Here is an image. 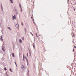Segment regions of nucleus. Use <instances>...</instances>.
Instances as JSON below:
<instances>
[{
  "label": "nucleus",
  "mask_w": 76,
  "mask_h": 76,
  "mask_svg": "<svg viewBox=\"0 0 76 76\" xmlns=\"http://www.w3.org/2000/svg\"><path fill=\"white\" fill-rule=\"evenodd\" d=\"M27 57H28V53H27Z\"/></svg>",
  "instance_id": "24"
},
{
  "label": "nucleus",
  "mask_w": 76,
  "mask_h": 76,
  "mask_svg": "<svg viewBox=\"0 0 76 76\" xmlns=\"http://www.w3.org/2000/svg\"><path fill=\"white\" fill-rule=\"evenodd\" d=\"M7 76H8V75H7Z\"/></svg>",
  "instance_id": "42"
},
{
  "label": "nucleus",
  "mask_w": 76,
  "mask_h": 76,
  "mask_svg": "<svg viewBox=\"0 0 76 76\" xmlns=\"http://www.w3.org/2000/svg\"><path fill=\"white\" fill-rule=\"evenodd\" d=\"M24 29H25V31L26 32V29L25 28Z\"/></svg>",
  "instance_id": "11"
},
{
  "label": "nucleus",
  "mask_w": 76,
  "mask_h": 76,
  "mask_svg": "<svg viewBox=\"0 0 76 76\" xmlns=\"http://www.w3.org/2000/svg\"><path fill=\"white\" fill-rule=\"evenodd\" d=\"M12 55L13 57H15V54L14 53H12Z\"/></svg>",
  "instance_id": "8"
},
{
  "label": "nucleus",
  "mask_w": 76,
  "mask_h": 76,
  "mask_svg": "<svg viewBox=\"0 0 76 76\" xmlns=\"http://www.w3.org/2000/svg\"><path fill=\"white\" fill-rule=\"evenodd\" d=\"M21 25H23V22H22Z\"/></svg>",
  "instance_id": "20"
},
{
  "label": "nucleus",
  "mask_w": 76,
  "mask_h": 76,
  "mask_svg": "<svg viewBox=\"0 0 76 76\" xmlns=\"http://www.w3.org/2000/svg\"><path fill=\"white\" fill-rule=\"evenodd\" d=\"M8 28H9V29H10V30H11V29L10 28V27H8Z\"/></svg>",
  "instance_id": "21"
},
{
  "label": "nucleus",
  "mask_w": 76,
  "mask_h": 76,
  "mask_svg": "<svg viewBox=\"0 0 76 76\" xmlns=\"http://www.w3.org/2000/svg\"><path fill=\"white\" fill-rule=\"evenodd\" d=\"M28 72H29V69H28Z\"/></svg>",
  "instance_id": "34"
},
{
  "label": "nucleus",
  "mask_w": 76,
  "mask_h": 76,
  "mask_svg": "<svg viewBox=\"0 0 76 76\" xmlns=\"http://www.w3.org/2000/svg\"><path fill=\"white\" fill-rule=\"evenodd\" d=\"M11 3H13V0H10Z\"/></svg>",
  "instance_id": "12"
},
{
  "label": "nucleus",
  "mask_w": 76,
  "mask_h": 76,
  "mask_svg": "<svg viewBox=\"0 0 76 76\" xmlns=\"http://www.w3.org/2000/svg\"><path fill=\"white\" fill-rule=\"evenodd\" d=\"M33 23H35V21H33Z\"/></svg>",
  "instance_id": "28"
},
{
  "label": "nucleus",
  "mask_w": 76,
  "mask_h": 76,
  "mask_svg": "<svg viewBox=\"0 0 76 76\" xmlns=\"http://www.w3.org/2000/svg\"><path fill=\"white\" fill-rule=\"evenodd\" d=\"M23 60H25V58H23Z\"/></svg>",
  "instance_id": "26"
},
{
  "label": "nucleus",
  "mask_w": 76,
  "mask_h": 76,
  "mask_svg": "<svg viewBox=\"0 0 76 76\" xmlns=\"http://www.w3.org/2000/svg\"><path fill=\"white\" fill-rule=\"evenodd\" d=\"M1 10H2V11L3 10V6H2V5H1Z\"/></svg>",
  "instance_id": "4"
},
{
  "label": "nucleus",
  "mask_w": 76,
  "mask_h": 76,
  "mask_svg": "<svg viewBox=\"0 0 76 76\" xmlns=\"http://www.w3.org/2000/svg\"><path fill=\"white\" fill-rule=\"evenodd\" d=\"M68 2H69V0H68Z\"/></svg>",
  "instance_id": "38"
},
{
  "label": "nucleus",
  "mask_w": 76,
  "mask_h": 76,
  "mask_svg": "<svg viewBox=\"0 0 76 76\" xmlns=\"http://www.w3.org/2000/svg\"><path fill=\"white\" fill-rule=\"evenodd\" d=\"M15 26L17 28H18V29H19V24H17L15 25Z\"/></svg>",
  "instance_id": "1"
},
{
  "label": "nucleus",
  "mask_w": 76,
  "mask_h": 76,
  "mask_svg": "<svg viewBox=\"0 0 76 76\" xmlns=\"http://www.w3.org/2000/svg\"><path fill=\"white\" fill-rule=\"evenodd\" d=\"M30 33L32 35V36H34V35L31 33V32H30Z\"/></svg>",
  "instance_id": "15"
},
{
  "label": "nucleus",
  "mask_w": 76,
  "mask_h": 76,
  "mask_svg": "<svg viewBox=\"0 0 76 76\" xmlns=\"http://www.w3.org/2000/svg\"><path fill=\"white\" fill-rule=\"evenodd\" d=\"M15 11H16V12H17L16 14L17 15L18 14V11H17V10H16Z\"/></svg>",
  "instance_id": "18"
},
{
  "label": "nucleus",
  "mask_w": 76,
  "mask_h": 76,
  "mask_svg": "<svg viewBox=\"0 0 76 76\" xmlns=\"http://www.w3.org/2000/svg\"><path fill=\"white\" fill-rule=\"evenodd\" d=\"M4 69L5 70H7V69H6V67H5L4 68Z\"/></svg>",
  "instance_id": "17"
},
{
  "label": "nucleus",
  "mask_w": 76,
  "mask_h": 76,
  "mask_svg": "<svg viewBox=\"0 0 76 76\" xmlns=\"http://www.w3.org/2000/svg\"><path fill=\"white\" fill-rule=\"evenodd\" d=\"M21 69H23L24 68V66H23V65H22V66H21Z\"/></svg>",
  "instance_id": "9"
},
{
  "label": "nucleus",
  "mask_w": 76,
  "mask_h": 76,
  "mask_svg": "<svg viewBox=\"0 0 76 76\" xmlns=\"http://www.w3.org/2000/svg\"><path fill=\"white\" fill-rule=\"evenodd\" d=\"M36 35H37V33H36Z\"/></svg>",
  "instance_id": "37"
},
{
  "label": "nucleus",
  "mask_w": 76,
  "mask_h": 76,
  "mask_svg": "<svg viewBox=\"0 0 76 76\" xmlns=\"http://www.w3.org/2000/svg\"><path fill=\"white\" fill-rule=\"evenodd\" d=\"M3 37V35H2L0 37V39L1 41H3V39H2Z\"/></svg>",
  "instance_id": "2"
},
{
  "label": "nucleus",
  "mask_w": 76,
  "mask_h": 76,
  "mask_svg": "<svg viewBox=\"0 0 76 76\" xmlns=\"http://www.w3.org/2000/svg\"><path fill=\"white\" fill-rule=\"evenodd\" d=\"M74 48H76V46H74Z\"/></svg>",
  "instance_id": "23"
},
{
  "label": "nucleus",
  "mask_w": 76,
  "mask_h": 76,
  "mask_svg": "<svg viewBox=\"0 0 76 76\" xmlns=\"http://www.w3.org/2000/svg\"><path fill=\"white\" fill-rule=\"evenodd\" d=\"M31 19H32V17H31Z\"/></svg>",
  "instance_id": "32"
},
{
  "label": "nucleus",
  "mask_w": 76,
  "mask_h": 76,
  "mask_svg": "<svg viewBox=\"0 0 76 76\" xmlns=\"http://www.w3.org/2000/svg\"><path fill=\"white\" fill-rule=\"evenodd\" d=\"M19 41L20 42V44H21V43H22V39H19Z\"/></svg>",
  "instance_id": "7"
},
{
  "label": "nucleus",
  "mask_w": 76,
  "mask_h": 76,
  "mask_svg": "<svg viewBox=\"0 0 76 76\" xmlns=\"http://www.w3.org/2000/svg\"><path fill=\"white\" fill-rule=\"evenodd\" d=\"M12 18H13V20H14L15 19H16V15H14V16H12Z\"/></svg>",
  "instance_id": "3"
},
{
  "label": "nucleus",
  "mask_w": 76,
  "mask_h": 76,
  "mask_svg": "<svg viewBox=\"0 0 76 76\" xmlns=\"http://www.w3.org/2000/svg\"><path fill=\"white\" fill-rule=\"evenodd\" d=\"M2 50L3 51H5V47L4 46H2Z\"/></svg>",
  "instance_id": "5"
},
{
  "label": "nucleus",
  "mask_w": 76,
  "mask_h": 76,
  "mask_svg": "<svg viewBox=\"0 0 76 76\" xmlns=\"http://www.w3.org/2000/svg\"><path fill=\"white\" fill-rule=\"evenodd\" d=\"M36 35L37 36V34H36Z\"/></svg>",
  "instance_id": "40"
},
{
  "label": "nucleus",
  "mask_w": 76,
  "mask_h": 76,
  "mask_svg": "<svg viewBox=\"0 0 76 76\" xmlns=\"http://www.w3.org/2000/svg\"><path fill=\"white\" fill-rule=\"evenodd\" d=\"M37 37H38V36H37Z\"/></svg>",
  "instance_id": "41"
},
{
  "label": "nucleus",
  "mask_w": 76,
  "mask_h": 76,
  "mask_svg": "<svg viewBox=\"0 0 76 76\" xmlns=\"http://www.w3.org/2000/svg\"><path fill=\"white\" fill-rule=\"evenodd\" d=\"M15 65L16 66V67L17 66V64H16Z\"/></svg>",
  "instance_id": "27"
},
{
  "label": "nucleus",
  "mask_w": 76,
  "mask_h": 76,
  "mask_svg": "<svg viewBox=\"0 0 76 76\" xmlns=\"http://www.w3.org/2000/svg\"><path fill=\"white\" fill-rule=\"evenodd\" d=\"M73 37H75V34H74V33H73Z\"/></svg>",
  "instance_id": "29"
},
{
  "label": "nucleus",
  "mask_w": 76,
  "mask_h": 76,
  "mask_svg": "<svg viewBox=\"0 0 76 76\" xmlns=\"http://www.w3.org/2000/svg\"><path fill=\"white\" fill-rule=\"evenodd\" d=\"M74 10L75 11V8H74Z\"/></svg>",
  "instance_id": "35"
},
{
  "label": "nucleus",
  "mask_w": 76,
  "mask_h": 76,
  "mask_svg": "<svg viewBox=\"0 0 76 76\" xmlns=\"http://www.w3.org/2000/svg\"><path fill=\"white\" fill-rule=\"evenodd\" d=\"M19 7H20V8H21V5H20V4H19Z\"/></svg>",
  "instance_id": "14"
},
{
  "label": "nucleus",
  "mask_w": 76,
  "mask_h": 76,
  "mask_svg": "<svg viewBox=\"0 0 76 76\" xmlns=\"http://www.w3.org/2000/svg\"><path fill=\"white\" fill-rule=\"evenodd\" d=\"M10 72H12V69H11V68H10Z\"/></svg>",
  "instance_id": "13"
},
{
  "label": "nucleus",
  "mask_w": 76,
  "mask_h": 76,
  "mask_svg": "<svg viewBox=\"0 0 76 76\" xmlns=\"http://www.w3.org/2000/svg\"><path fill=\"white\" fill-rule=\"evenodd\" d=\"M25 58L26 59V62L28 63V59L27 58V57H26V56Z\"/></svg>",
  "instance_id": "6"
},
{
  "label": "nucleus",
  "mask_w": 76,
  "mask_h": 76,
  "mask_svg": "<svg viewBox=\"0 0 76 76\" xmlns=\"http://www.w3.org/2000/svg\"><path fill=\"white\" fill-rule=\"evenodd\" d=\"M20 54H21L20 53Z\"/></svg>",
  "instance_id": "39"
},
{
  "label": "nucleus",
  "mask_w": 76,
  "mask_h": 76,
  "mask_svg": "<svg viewBox=\"0 0 76 76\" xmlns=\"http://www.w3.org/2000/svg\"><path fill=\"white\" fill-rule=\"evenodd\" d=\"M14 63H15V65H16V64H16V62H15Z\"/></svg>",
  "instance_id": "25"
},
{
  "label": "nucleus",
  "mask_w": 76,
  "mask_h": 76,
  "mask_svg": "<svg viewBox=\"0 0 76 76\" xmlns=\"http://www.w3.org/2000/svg\"><path fill=\"white\" fill-rule=\"evenodd\" d=\"M73 51H75V49H74L73 48Z\"/></svg>",
  "instance_id": "30"
},
{
  "label": "nucleus",
  "mask_w": 76,
  "mask_h": 76,
  "mask_svg": "<svg viewBox=\"0 0 76 76\" xmlns=\"http://www.w3.org/2000/svg\"><path fill=\"white\" fill-rule=\"evenodd\" d=\"M23 58H25V55L24 54L23 55Z\"/></svg>",
  "instance_id": "22"
},
{
  "label": "nucleus",
  "mask_w": 76,
  "mask_h": 76,
  "mask_svg": "<svg viewBox=\"0 0 76 76\" xmlns=\"http://www.w3.org/2000/svg\"><path fill=\"white\" fill-rule=\"evenodd\" d=\"M24 69H26V67H24Z\"/></svg>",
  "instance_id": "33"
},
{
  "label": "nucleus",
  "mask_w": 76,
  "mask_h": 76,
  "mask_svg": "<svg viewBox=\"0 0 76 76\" xmlns=\"http://www.w3.org/2000/svg\"><path fill=\"white\" fill-rule=\"evenodd\" d=\"M22 11H23V10H22V9H21V12H22Z\"/></svg>",
  "instance_id": "19"
},
{
  "label": "nucleus",
  "mask_w": 76,
  "mask_h": 76,
  "mask_svg": "<svg viewBox=\"0 0 76 76\" xmlns=\"http://www.w3.org/2000/svg\"><path fill=\"white\" fill-rule=\"evenodd\" d=\"M34 24H35V25H36V23H34Z\"/></svg>",
  "instance_id": "36"
},
{
  "label": "nucleus",
  "mask_w": 76,
  "mask_h": 76,
  "mask_svg": "<svg viewBox=\"0 0 76 76\" xmlns=\"http://www.w3.org/2000/svg\"><path fill=\"white\" fill-rule=\"evenodd\" d=\"M33 21H34V19H33Z\"/></svg>",
  "instance_id": "31"
},
{
  "label": "nucleus",
  "mask_w": 76,
  "mask_h": 76,
  "mask_svg": "<svg viewBox=\"0 0 76 76\" xmlns=\"http://www.w3.org/2000/svg\"><path fill=\"white\" fill-rule=\"evenodd\" d=\"M24 37H23L22 38V39L23 41V40H24Z\"/></svg>",
  "instance_id": "16"
},
{
  "label": "nucleus",
  "mask_w": 76,
  "mask_h": 76,
  "mask_svg": "<svg viewBox=\"0 0 76 76\" xmlns=\"http://www.w3.org/2000/svg\"><path fill=\"white\" fill-rule=\"evenodd\" d=\"M33 46L34 48H35V44L34 43L33 44Z\"/></svg>",
  "instance_id": "10"
}]
</instances>
